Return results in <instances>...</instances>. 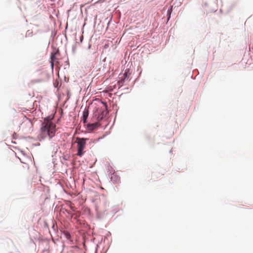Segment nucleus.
Instances as JSON below:
<instances>
[{"label": "nucleus", "instance_id": "obj_1", "mask_svg": "<svg viewBox=\"0 0 253 253\" xmlns=\"http://www.w3.org/2000/svg\"><path fill=\"white\" fill-rule=\"evenodd\" d=\"M55 126V125L51 120L48 118H45L41 128L42 135L44 137L48 136L50 138L53 137L56 132Z\"/></svg>", "mask_w": 253, "mask_h": 253}, {"label": "nucleus", "instance_id": "obj_2", "mask_svg": "<svg viewBox=\"0 0 253 253\" xmlns=\"http://www.w3.org/2000/svg\"><path fill=\"white\" fill-rule=\"evenodd\" d=\"M88 138L77 137L75 142L77 144L78 152L77 155L78 156L82 157L84 153V150L85 148L86 141Z\"/></svg>", "mask_w": 253, "mask_h": 253}, {"label": "nucleus", "instance_id": "obj_3", "mask_svg": "<svg viewBox=\"0 0 253 253\" xmlns=\"http://www.w3.org/2000/svg\"><path fill=\"white\" fill-rule=\"evenodd\" d=\"M59 55V51H57L54 52H52L51 54L50 57V63H51V66L52 68H53L54 64L55 63H58V58H57V56Z\"/></svg>", "mask_w": 253, "mask_h": 253}, {"label": "nucleus", "instance_id": "obj_4", "mask_svg": "<svg viewBox=\"0 0 253 253\" xmlns=\"http://www.w3.org/2000/svg\"><path fill=\"white\" fill-rule=\"evenodd\" d=\"M100 126V123L97 122L87 125V128L89 130H93Z\"/></svg>", "mask_w": 253, "mask_h": 253}, {"label": "nucleus", "instance_id": "obj_5", "mask_svg": "<svg viewBox=\"0 0 253 253\" xmlns=\"http://www.w3.org/2000/svg\"><path fill=\"white\" fill-rule=\"evenodd\" d=\"M88 116V111L87 109H85L83 112V122L84 123H86V120Z\"/></svg>", "mask_w": 253, "mask_h": 253}, {"label": "nucleus", "instance_id": "obj_6", "mask_svg": "<svg viewBox=\"0 0 253 253\" xmlns=\"http://www.w3.org/2000/svg\"><path fill=\"white\" fill-rule=\"evenodd\" d=\"M63 234L64 236V237L68 240L70 239L71 238L70 234L67 231H64L63 232Z\"/></svg>", "mask_w": 253, "mask_h": 253}, {"label": "nucleus", "instance_id": "obj_7", "mask_svg": "<svg viewBox=\"0 0 253 253\" xmlns=\"http://www.w3.org/2000/svg\"><path fill=\"white\" fill-rule=\"evenodd\" d=\"M83 39V37H82V38H81V40H82Z\"/></svg>", "mask_w": 253, "mask_h": 253}, {"label": "nucleus", "instance_id": "obj_8", "mask_svg": "<svg viewBox=\"0 0 253 253\" xmlns=\"http://www.w3.org/2000/svg\"><path fill=\"white\" fill-rule=\"evenodd\" d=\"M83 39V37H82V38H81V40H82Z\"/></svg>", "mask_w": 253, "mask_h": 253}, {"label": "nucleus", "instance_id": "obj_9", "mask_svg": "<svg viewBox=\"0 0 253 253\" xmlns=\"http://www.w3.org/2000/svg\"><path fill=\"white\" fill-rule=\"evenodd\" d=\"M52 1H54L55 0H50Z\"/></svg>", "mask_w": 253, "mask_h": 253}]
</instances>
